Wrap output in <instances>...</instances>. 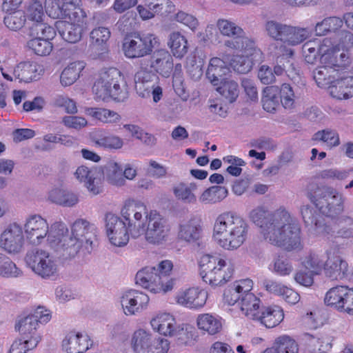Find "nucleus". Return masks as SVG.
Segmentation results:
<instances>
[{
    "instance_id": "1",
    "label": "nucleus",
    "mask_w": 353,
    "mask_h": 353,
    "mask_svg": "<svg viewBox=\"0 0 353 353\" xmlns=\"http://www.w3.org/2000/svg\"><path fill=\"white\" fill-rule=\"evenodd\" d=\"M272 222L261 231L263 238L270 244L290 251L301 245V229L287 212H274Z\"/></svg>"
},
{
    "instance_id": "2",
    "label": "nucleus",
    "mask_w": 353,
    "mask_h": 353,
    "mask_svg": "<svg viewBox=\"0 0 353 353\" xmlns=\"http://www.w3.org/2000/svg\"><path fill=\"white\" fill-rule=\"evenodd\" d=\"M301 214L305 228L314 236H323L329 238H353V218L343 215L334 220L333 226L326 224L323 216L317 210L310 205L301 207Z\"/></svg>"
},
{
    "instance_id": "3",
    "label": "nucleus",
    "mask_w": 353,
    "mask_h": 353,
    "mask_svg": "<svg viewBox=\"0 0 353 353\" xmlns=\"http://www.w3.org/2000/svg\"><path fill=\"white\" fill-rule=\"evenodd\" d=\"M248 225L240 216L231 212L220 214L214 225V237L220 246L227 250L239 248L245 241Z\"/></svg>"
},
{
    "instance_id": "4",
    "label": "nucleus",
    "mask_w": 353,
    "mask_h": 353,
    "mask_svg": "<svg viewBox=\"0 0 353 353\" xmlns=\"http://www.w3.org/2000/svg\"><path fill=\"white\" fill-rule=\"evenodd\" d=\"M172 268L173 264L169 260L161 261L157 267H145L137 273L136 283L153 293L171 290L173 283L169 275Z\"/></svg>"
},
{
    "instance_id": "5",
    "label": "nucleus",
    "mask_w": 353,
    "mask_h": 353,
    "mask_svg": "<svg viewBox=\"0 0 353 353\" xmlns=\"http://www.w3.org/2000/svg\"><path fill=\"white\" fill-rule=\"evenodd\" d=\"M309 199L322 216L324 215L335 220L344 211L345 198L332 187H317L316 190L310 193Z\"/></svg>"
},
{
    "instance_id": "6",
    "label": "nucleus",
    "mask_w": 353,
    "mask_h": 353,
    "mask_svg": "<svg viewBox=\"0 0 353 353\" xmlns=\"http://www.w3.org/2000/svg\"><path fill=\"white\" fill-rule=\"evenodd\" d=\"M200 275L205 283L212 286L221 285L232 276L234 267L218 255L205 254L199 262Z\"/></svg>"
},
{
    "instance_id": "7",
    "label": "nucleus",
    "mask_w": 353,
    "mask_h": 353,
    "mask_svg": "<svg viewBox=\"0 0 353 353\" xmlns=\"http://www.w3.org/2000/svg\"><path fill=\"white\" fill-rule=\"evenodd\" d=\"M60 226L61 228L58 229L51 228L49 235H48L49 245L65 259L74 257L81 250L85 252L84 243L71 234H65V232H68L67 228L62 225Z\"/></svg>"
},
{
    "instance_id": "8",
    "label": "nucleus",
    "mask_w": 353,
    "mask_h": 353,
    "mask_svg": "<svg viewBox=\"0 0 353 353\" xmlns=\"http://www.w3.org/2000/svg\"><path fill=\"white\" fill-rule=\"evenodd\" d=\"M265 30L272 39L281 43L276 44L296 46L304 41L309 36V32L305 28H298L278 22L268 21L265 23Z\"/></svg>"
},
{
    "instance_id": "9",
    "label": "nucleus",
    "mask_w": 353,
    "mask_h": 353,
    "mask_svg": "<svg viewBox=\"0 0 353 353\" xmlns=\"http://www.w3.org/2000/svg\"><path fill=\"white\" fill-rule=\"evenodd\" d=\"M25 261L32 271L43 279H49L57 272V265L45 250L34 248L28 251Z\"/></svg>"
},
{
    "instance_id": "10",
    "label": "nucleus",
    "mask_w": 353,
    "mask_h": 353,
    "mask_svg": "<svg viewBox=\"0 0 353 353\" xmlns=\"http://www.w3.org/2000/svg\"><path fill=\"white\" fill-rule=\"evenodd\" d=\"M217 27L221 33L232 39L225 41V46L234 50H249L254 47L253 40L245 37L243 29L226 19H219Z\"/></svg>"
},
{
    "instance_id": "11",
    "label": "nucleus",
    "mask_w": 353,
    "mask_h": 353,
    "mask_svg": "<svg viewBox=\"0 0 353 353\" xmlns=\"http://www.w3.org/2000/svg\"><path fill=\"white\" fill-rule=\"evenodd\" d=\"M320 63L321 65L332 70L345 68L351 63L350 54L341 51L336 46H334L330 39H324L319 46Z\"/></svg>"
},
{
    "instance_id": "12",
    "label": "nucleus",
    "mask_w": 353,
    "mask_h": 353,
    "mask_svg": "<svg viewBox=\"0 0 353 353\" xmlns=\"http://www.w3.org/2000/svg\"><path fill=\"white\" fill-rule=\"evenodd\" d=\"M325 303L340 312L353 316V288L337 285L327 292Z\"/></svg>"
},
{
    "instance_id": "13",
    "label": "nucleus",
    "mask_w": 353,
    "mask_h": 353,
    "mask_svg": "<svg viewBox=\"0 0 353 353\" xmlns=\"http://www.w3.org/2000/svg\"><path fill=\"white\" fill-rule=\"evenodd\" d=\"M156 43L152 34H134L126 37L123 44L125 55L128 58H139L150 54Z\"/></svg>"
},
{
    "instance_id": "14",
    "label": "nucleus",
    "mask_w": 353,
    "mask_h": 353,
    "mask_svg": "<svg viewBox=\"0 0 353 353\" xmlns=\"http://www.w3.org/2000/svg\"><path fill=\"white\" fill-rule=\"evenodd\" d=\"M170 230V226L165 219L159 214L150 213L147 219L145 239L152 245H162L168 241Z\"/></svg>"
},
{
    "instance_id": "15",
    "label": "nucleus",
    "mask_w": 353,
    "mask_h": 353,
    "mask_svg": "<svg viewBox=\"0 0 353 353\" xmlns=\"http://www.w3.org/2000/svg\"><path fill=\"white\" fill-rule=\"evenodd\" d=\"M121 214L125 221L128 222V233L130 232L132 238L136 239L145 234V229L142 219L144 215L147 221L149 215L144 205L139 204L134 207L125 208L121 210Z\"/></svg>"
},
{
    "instance_id": "16",
    "label": "nucleus",
    "mask_w": 353,
    "mask_h": 353,
    "mask_svg": "<svg viewBox=\"0 0 353 353\" xmlns=\"http://www.w3.org/2000/svg\"><path fill=\"white\" fill-rule=\"evenodd\" d=\"M144 68H151L163 77H169L173 70L172 55L165 49H159L151 52L148 58L143 59Z\"/></svg>"
},
{
    "instance_id": "17",
    "label": "nucleus",
    "mask_w": 353,
    "mask_h": 353,
    "mask_svg": "<svg viewBox=\"0 0 353 353\" xmlns=\"http://www.w3.org/2000/svg\"><path fill=\"white\" fill-rule=\"evenodd\" d=\"M105 228L110 243L117 247L125 245L129 241L126 222L112 213L105 215Z\"/></svg>"
},
{
    "instance_id": "18",
    "label": "nucleus",
    "mask_w": 353,
    "mask_h": 353,
    "mask_svg": "<svg viewBox=\"0 0 353 353\" xmlns=\"http://www.w3.org/2000/svg\"><path fill=\"white\" fill-rule=\"evenodd\" d=\"M24 232L27 240L32 244L38 245L41 243L47 234L49 235V230L47 221L39 214L29 216L24 225Z\"/></svg>"
},
{
    "instance_id": "19",
    "label": "nucleus",
    "mask_w": 353,
    "mask_h": 353,
    "mask_svg": "<svg viewBox=\"0 0 353 353\" xmlns=\"http://www.w3.org/2000/svg\"><path fill=\"white\" fill-rule=\"evenodd\" d=\"M23 243L22 228L17 223L9 225L0 237V247L10 254L20 252Z\"/></svg>"
},
{
    "instance_id": "20",
    "label": "nucleus",
    "mask_w": 353,
    "mask_h": 353,
    "mask_svg": "<svg viewBox=\"0 0 353 353\" xmlns=\"http://www.w3.org/2000/svg\"><path fill=\"white\" fill-rule=\"evenodd\" d=\"M149 302L147 294L135 290L125 291L121 296V304L126 315H133L142 310Z\"/></svg>"
},
{
    "instance_id": "21",
    "label": "nucleus",
    "mask_w": 353,
    "mask_h": 353,
    "mask_svg": "<svg viewBox=\"0 0 353 353\" xmlns=\"http://www.w3.org/2000/svg\"><path fill=\"white\" fill-rule=\"evenodd\" d=\"M92 345L88 335L70 331L68 332L61 343L62 350L65 353H84Z\"/></svg>"
},
{
    "instance_id": "22",
    "label": "nucleus",
    "mask_w": 353,
    "mask_h": 353,
    "mask_svg": "<svg viewBox=\"0 0 353 353\" xmlns=\"http://www.w3.org/2000/svg\"><path fill=\"white\" fill-rule=\"evenodd\" d=\"M94 230L93 225L84 219L77 220L72 227L71 235L84 243V249L88 253L93 249Z\"/></svg>"
},
{
    "instance_id": "23",
    "label": "nucleus",
    "mask_w": 353,
    "mask_h": 353,
    "mask_svg": "<svg viewBox=\"0 0 353 353\" xmlns=\"http://www.w3.org/2000/svg\"><path fill=\"white\" fill-rule=\"evenodd\" d=\"M74 175L78 180L85 183L86 188L90 192L94 194H97L100 192L101 168L93 167L89 169L82 165L77 169Z\"/></svg>"
},
{
    "instance_id": "24",
    "label": "nucleus",
    "mask_w": 353,
    "mask_h": 353,
    "mask_svg": "<svg viewBox=\"0 0 353 353\" xmlns=\"http://www.w3.org/2000/svg\"><path fill=\"white\" fill-rule=\"evenodd\" d=\"M325 276L332 281H339L347 276L348 264L339 255L328 256L324 263Z\"/></svg>"
},
{
    "instance_id": "25",
    "label": "nucleus",
    "mask_w": 353,
    "mask_h": 353,
    "mask_svg": "<svg viewBox=\"0 0 353 353\" xmlns=\"http://www.w3.org/2000/svg\"><path fill=\"white\" fill-rule=\"evenodd\" d=\"M208 293L197 288H189L177 296V303L190 309H199L205 304Z\"/></svg>"
},
{
    "instance_id": "26",
    "label": "nucleus",
    "mask_w": 353,
    "mask_h": 353,
    "mask_svg": "<svg viewBox=\"0 0 353 353\" xmlns=\"http://www.w3.org/2000/svg\"><path fill=\"white\" fill-rule=\"evenodd\" d=\"M37 326L35 320L27 316L15 325V329L19 331L21 337L29 340L31 347H37L41 340V335L37 329Z\"/></svg>"
},
{
    "instance_id": "27",
    "label": "nucleus",
    "mask_w": 353,
    "mask_h": 353,
    "mask_svg": "<svg viewBox=\"0 0 353 353\" xmlns=\"http://www.w3.org/2000/svg\"><path fill=\"white\" fill-rule=\"evenodd\" d=\"M230 71V68L227 66V61L225 59V55L222 59L219 57L212 58L206 71V77L210 82L214 85H217L221 81L225 80L223 78Z\"/></svg>"
},
{
    "instance_id": "28",
    "label": "nucleus",
    "mask_w": 353,
    "mask_h": 353,
    "mask_svg": "<svg viewBox=\"0 0 353 353\" xmlns=\"http://www.w3.org/2000/svg\"><path fill=\"white\" fill-rule=\"evenodd\" d=\"M284 314L279 306L263 307L254 320L259 321L267 328L274 327L283 319Z\"/></svg>"
},
{
    "instance_id": "29",
    "label": "nucleus",
    "mask_w": 353,
    "mask_h": 353,
    "mask_svg": "<svg viewBox=\"0 0 353 353\" xmlns=\"http://www.w3.org/2000/svg\"><path fill=\"white\" fill-rule=\"evenodd\" d=\"M99 79L103 81V79H106L107 85L112 88L113 94V99L114 100L121 101L125 97V92L121 88L120 82L122 81L121 72L119 70L111 68L108 70L102 71Z\"/></svg>"
},
{
    "instance_id": "30",
    "label": "nucleus",
    "mask_w": 353,
    "mask_h": 353,
    "mask_svg": "<svg viewBox=\"0 0 353 353\" xmlns=\"http://www.w3.org/2000/svg\"><path fill=\"white\" fill-rule=\"evenodd\" d=\"M330 95L337 99H347L353 97V79L347 77L336 79L328 90Z\"/></svg>"
},
{
    "instance_id": "31",
    "label": "nucleus",
    "mask_w": 353,
    "mask_h": 353,
    "mask_svg": "<svg viewBox=\"0 0 353 353\" xmlns=\"http://www.w3.org/2000/svg\"><path fill=\"white\" fill-rule=\"evenodd\" d=\"M56 28L61 37L68 43H77L82 37L83 27L79 24L59 21L56 22Z\"/></svg>"
},
{
    "instance_id": "32",
    "label": "nucleus",
    "mask_w": 353,
    "mask_h": 353,
    "mask_svg": "<svg viewBox=\"0 0 353 353\" xmlns=\"http://www.w3.org/2000/svg\"><path fill=\"white\" fill-rule=\"evenodd\" d=\"M168 46L172 55L178 59L184 57L189 49L187 39L179 32H172L170 34Z\"/></svg>"
},
{
    "instance_id": "33",
    "label": "nucleus",
    "mask_w": 353,
    "mask_h": 353,
    "mask_svg": "<svg viewBox=\"0 0 353 353\" xmlns=\"http://www.w3.org/2000/svg\"><path fill=\"white\" fill-rule=\"evenodd\" d=\"M27 34L32 39L44 38L53 39L55 35L54 29L43 23V20L36 21H27L26 26Z\"/></svg>"
},
{
    "instance_id": "34",
    "label": "nucleus",
    "mask_w": 353,
    "mask_h": 353,
    "mask_svg": "<svg viewBox=\"0 0 353 353\" xmlns=\"http://www.w3.org/2000/svg\"><path fill=\"white\" fill-rule=\"evenodd\" d=\"M201 227L195 219L183 222L179 225L178 236L189 243L196 242L200 238Z\"/></svg>"
},
{
    "instance_id": "35",
    "label": "nucleus",
    "mask_w": 353,
    "mask_h": 353,
    "mask_svg": "<svg viewBox=\"0 0 353 353\" xmlns=\"http://www.w3.org/2000/svg\"><path fill=\"white\" fill-rule=\"evenodd\" d=\"M261 300L254 294H242L239 305L241 312L249 319H255L256 315L261 310Z\"/></svg>"
},
{
    "instance_id": "36",
    "label": "nucleus",
    "mask_w": 353,
    "mask_h": 353,
    "mask_svg": "<svg viewBox=\"0 0 353 353\" xmlns=\"http://www.w3.org/2000/svg\"><path fill=\"white\" fill-rule=\"evenodd\" d=\"M110 184L116 186H122L125 183L123 176V169L116 162L110 161L105 166L101 173Z\"/></svg>"
},
{
    "instance_id": "37",
    "label": "nucleus",
    "mask_w": 353,
    "mask_h": 353,
    "mask_svg": "<svg viewBox=\"0 0 353 353\" xmlns=\"http://www.w3.org/2000/svg\"><path fill=\"white\" fill-rule=\"evenodd\" d=\"M296 343L288 336L277 338L272 347L267 348L262 353H298Z\"/></svg>"
},
{
    "instance_id": "38",
    "label": "nucleus",
    "mask_w": 353,
    "mask_h": 353,
    "mask_svg": "<svg viewBox=\"0 0 353 353\" xmlns=\"http://www.w3.org/2000/svg\"><path fill=\"white\" fill-rule=\"evenodd\" d=\"M336 70L322 65L313 71V78L319 87L329 90L330 86L336 79Z\"/></svg>"
},
{
    "instance_id": "39",
    "label": "nucleus",
    "mask_w": 353,
    "mask_h": 353,
    "mask_svg": "<svg viewBox=\"0 0 353 353\" xmlns=\"http://www.w3.org/2000/svg\"><path fill=\"white\" fill-rule=\"evenodd\" d=\"M219 84L220 86L216 88V90L223 98L230 103L236 101L240 92L238 83L228 79L221 81Z\"/></svg>"
},
{
    "instance_id": "40",
    "label": "nucleus",
    "mask_w": 353,
    "mask_h": 353,
    "mask_svg": "<svg viewBox=\"0 0 353 353\" xmlns=\"http://www.w3.org/2000/svg\"><path fill=\"white\" fill-rule=\"evenodd\" d=\"M272 53L277 57L278 64L274 68V72L276 75H281L285 72L283 60L291 58L293 55V50L283 44H272L270 46Z\"/></svg>"
},
{
    "instance_id": "41",
    "label": "nucleus",
    "mask_w": 353,
    "mask_h": 353,
    "mask_svg": "<svg viewBox=\"0 0 353 353\" xmlns=\"http://www.w3.org/2000/svg\"><path fill=\"white\" fill-rule=\"evenodd\" d=\"M227 63L238 74H246L252 68V62L248 57L242 55H225Z\"/></svg>"
},
{
    "instance_id": "42",
    "label": "nucleus",
    "mask_w": 353,
    "mask_h": 353,
    "mask_svg": "<svg viewBox=\"0 0 353 353\" xmlns=\"http://www.w3.org/2000/svg\"><path fill=\"white\" fill-rule=\"evenodd\" d=\"M197 326L200 330L212 335L221 331L222 324L218 319L212 314H203L198 316Z\"/></svg>"
},
{
    "instance_id": "43",
    "label": "nucleus",
    "mask_w": 353,
    "mask_h": 353,
    "mask_svg": "<svg viewBox=\"0 0 353 353\" xmlns=\"http://www.w3.org/2000/svg\"><path fill=\"white\" fill-rule=\"evenodd\" d=\"M151 342V335L143 330H139L134 332L131 345L135 353H145L148 352Z\"/></svg>"
},
{
    "instance_id": "44",
    "label": "nucleus",
    "mask_w": 353,
    "mask_h": 353,
    "mask_svg": "<svg viewBox=\"0 0 353 353\" xmlns=\"http://www.w3.org/2000/svg\"><path fill=\"white\" fill-rule=\"evenodd\" d=\"M84 68L83 62H73L68 65L61 72L60 81L63 85L68 86L74 83Z\"/></svg>"
},
{
    "instance_id": "45",
    "label": "nucleus",
    "mask_w": 353,
    "mask_h": 353,
    "mask_svg": "<svg viewBox=\"0 0 353 353\" xmlns=\"http://www.w3.org/2000/svg\"><path fill=\"white\" fill-rule=\"evenodd\" d=\"M37 65L30 62L20 63L13 70V75L20 82H30L36 77Z\"/></svg>"
},
{
    "instance_id": "46",
    "label": "nucleus",
    "mask_w": 353,
    "mask_h": 353,
    "mask_svg": "<svg viewBox=\"0 0 353 353\" xmlns=\"http://www.w3.org/2000/svg\"><path fill=\"white\" fill-rule=\"evenodd\" d=\"M228 193V190L225 187L212 186L202 193L199 200L205 203H216L223 200Z\"/></svg>"
},
{
    "instance_id": "47",
    "label": "nucleus",
    "mask_w": 353,
    "mask_h": 353,
    "mask_svg": "<svg viewBox=\"0 0 353 353\" xmlns=\"http://www.w3.org/2000/svg\"><path fill=\"white\" fill-rule=\"evenodd\" d=\"M274 213H272L263 206H258L250 212V219L256 225L261 228V231L272 222Z\"/></svg>"
},
{
    "instance_id": "48",
    "label": "nucleus",
    "mask_w": 353,
    "mask_h": 353,
    "mask_svg": "<svg viewBox=\"0 0 353 353\" xmlns=\"http://www.w3.org/2000/svg\"><path fill=\"white\" fill-rule=\"evenodd\" d=\"M174 319L168 314L158 315L151 320V325L154 330H157L165 336L169 335L174 325Z\"/></svg>"
},
{
    "instance_id": "49",
    "label": "nucleus",
    "mask_w": 353,
    "mask_h": 353,
    "mask_svg": "<svg viewBox=\"0 0 353 353\" xmlns=\"http://www.w3.org/2000/svg\"><path fill=\"white\" fill-rule=\"evenodd\" d=\"M343 23V19L336 17H331L324 19L322 21L316 23L315 32L316 35L322 36L328 32H336Z\"/></svg>"
},
{
    "instance_id": "50",
    "label": "nucleus",
    "mask_w": 353,
    "mask_h": 353,
    "mask_svg": "<svg viewBox=\"0 0 353 353\" xmlns=\"http://www.w3.org/2000/svg\"><path fill=\"white\" fill-rule=\"evenodd\" d=\"M52 39L37 38L32 39L27 43V46L36 54L39 56L48 55L52 50V44L50 41Z\"/></svg>"
},
{
    "instance_id": "51",
    "label": "nucleus",
    "mask_w": 353,
    "mask_h": 353,
    "mask_svg": "<svg viewBox=\"0 0 353 353\" xmlns=\"http://www.w3.org/2000/svg\"><path fill=\"white\" fill-rule=\"evenodd\" d=\"M145 7L152 10L155 15H167L174 11V5L170 0H144Z\"/></svg>"
},
{
    "instance_id": "52",
    "label": "nucleus",
    "mask_w": 353,
    "mask_h": 353,
    "mask_svg": "<svg viewBox=\"0 0 353 353\" xmlns=\"http://www.w3.org/2000/svg\"><path fill=\"white\" fill-rule=\"evenodd\" d=\"M312 140L325 143L330 148L340 144L338 133L335 130L330 128L319 130L314 133L312 137Z\"/></svg>"
},
{
    "instance_id": "53",
    "label": "nucleus",
    "mask_w": 353,
    "mask_h": 353,
    "mask_svg": "<svg viewBox=\"0 0 353 353\" xmlns=\"http://www.w3.org/2000/svg\"><path fill=\"white\" fill-rule=\"evenodd\" d=\"M278 88L275 86L266 87L263 90L262 97V103L263 109L268 112H272L278 105V97L276 93Z\"/></svg>"
},
{
    "instance_id": "54",
    "label": "nucleus",
    "mask_w": 353,
    "mask_h": 353,
    "mask_svg": "<svg viewBox=\"0 0 353 353\" xmlns=\"http://www.w3.org/2000/svg\"><path fill=\"white\" fill-rule=\"evenodd\" d=\"M196 189V185L195 183H190L188 185L181 183L174 188V193L178 199L183 200L185 203H194L196 199L192 192Z\"/></svg>"
},
{
    "instance_id": "55",
    "label": "nucleus",
    "mask_w": 353,
    "mask_h": 353,
    "mask_svg": "<svg viewBox=\"0 0 353 353\" xmlns=\"http://www.w3.org/2000/svg\"><path fill=\"white\" fill-rule=\"evenodd\" d=\"M110 37V31L105 27H98L90 33V40L92 45L101 46L103 50L105 44Z\"/></svg>"
},
{
    "instance_id": "56",
    "label": "nucleus",
    "mask_w": 353,
    "mask_h": 353,
    "mask_svg": "<svg viewBox=\"0 0 353 353\" xmlns=\"http://www.w3.org/2000/svg\"><path fill=\"white\" fill-rule=\"evenodd\" d=\"M296 96L295 92L290 84L283 83L280 88V99L281 104L285 109L294 107Z\"/></svg>"
},
{
    "instance_id": "57",
    "label": "nucleus",
    "mask_w": 353,
    "mask_h": 353,
    "mask_svg": "<svg viewBox=\"0 0 353 353\" xmlns=\"http://www.w3.org/2000/svg\"><path fill=\"white\" fill-rule=\"evenodd\" d=\"M46 11L48 16L53 19L68 18L71 20L72 19L70 14L65 11L63 6H61V4L58 3L57 0H50L49 2H46Z\"/></svg>"
},
{
    "instance_id": "58",
    "label": "nucleus",
    "mask_w": 353,
    "mask_h": 353,
    "mask_svg": "<svg viewBox=\"0 0 353 353\" xmlns=\"http://www.w3.org/2000/svg\"><path fill=\"white\" fill-rule=\"evenodd\" d=\"M21 274V270L17 267L9 257L4 255L0 262V275L4 277H17Z\"/></svg>"
},
{
    "instance_id": "59",
    "label": "nucleus",
    "mask_w": 353,
    "mask_h": 353,
    "mask_svg": "<svg viewBox=\"0 0 353 353\" xmlns=\"http://www.w3.org/2000/svg\"><path fill=\"white\" fill-rule=\"evenodd\" d=\"M302 263L306 270L315 274H319L324 265V262L315 253H310Z\"/></svg>"
},
{
    "instance_id": "60",
    "label": "nucleus",
    "mask_w": 353,
    "mask_h": 353,
    "mask_svg": "<svg viewBox=\"0 0 353 353\" xmlns=\"http://www.w3.org/2000/svg\"><path fill=\"white\" fill-rule=\"evenodd\" d=\"M92 141L98 146L109 149H120L123 145V140L117 136H104L92 138Z\"/></svg>"
},
{
    "instance_id": "61",
    "label": "nucleus",
    "mask_w": 353,
    "mask_h": 353,
    "mask_svg": "<svg viewBox=\"0 0 353 353\" xmlns=\"http://www.w3.org/2000/svg\"><path fill=\"white\" fill-rule=\"evenodd\" d=\"M3 22L10 30L17 31L25 26L26 16L23 13L14 12L5 17Z\"/></svg>"
},
{
    "instance_id": "62",
    "label": "nucleus",
    "mask_w": 353,
    "mask_h": 353,
    "mask_svg": "<svg viewBox=\"0 0 353 353\" xmlns=\"http://www.w3.org/2000/svg\"><path fill=\"white\" fill-rule=\"evenodd\" d=\"M105 81H107L106 79H103L101 81L98 78L92 87V92L96 98L103 101L109 97L113 99L112 89L107 85Z\"/></svg>"
},
{
    "instance_id": "63",
    "label": "nucleus",
    "mask_w": 353,
    "mask_h": 353,
    "mask_svg": "<svg viewBox=\"0 0 353 353\" xmlns=\"http://www.w3.org/2000/svg\"><path fill=\"white\" fill-rule=\"evenodd\" d=\"M44 17L43 8L41 3L38 0H32L27 8L28 21H36L43 20Z\"/></svg>"
},
{
    "instance_id": "64",
    "label": "nucleus",
    "mask_w": 353,
    "mask_h": 353,
    "mask_svg": "<svg viewBox=\"0 0 353 353\" xmlns=\"http://www.w3.org/2000/svg\"><path fill=\"white\" fill-rule=\"evenodd\" d=\"M273 263V270L274 272L279 275H288L293 270L292 265L290 263L289 259H288L284 256H277L276 258H274Z\"/></svg>"
}]
</instances>
